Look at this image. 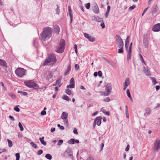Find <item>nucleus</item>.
I'll use <instances>...</instances> for the list:
<instances>
[{
  "instance_id": "nucleus-1",
  "label": "nucleus",
  "mask_w": 160,
  "mask_h": 160,
  "mask_svg": "<svg viewBox=\"0 0 160 160\" xmlns=\"http://www.w3.org/2000/svg\"><path fill=\"white\" fill-rule=\"evenodd\" d=\"M52 29L51 27H48L44 28L40 33L41 40L45 41L46 40L49 39L52 36Z\"/></svg>"
},
{
  "instance_id": "nucleus-2",
  "label": "nucleus",
  "mask_w": 160,
  "mask_h": 160,
  "mask_svg": "<svg viewBox=\"0 0 160 160\" xmlns=\"http://www.w3.org/2000/svg\"><path fill=\"white\" fill-rule=\"evenodd\" d=\"M57 62L56 57L53 53L48 54V57L46 58L43 63V66H45L48 65L49 62H52L53 63H55Z\"/></svg>"
},
{
  "instance_id": "nucleus-3",
  "label": "nucleus",
  "mask_w": 160,
  "mask_h": 160,
  "mask_svg": "<svg viewBox=\"0 0 160 160\" xmlns=\"http://www.w3.org/2000/svg\"><path fill=\"white\" fill-rule=\"evenodd\" d=\"M65 41L64 39H61L58 45L56 46V50L55 51L58 53H62L65 49Z\"/></svg>"
},
{
  "instance_id": "nucleus-4",
  "label": "nucleus",
  "mask_w": 160,
  "mask_h": 160,
  "mask_svg": "<svg viewBox=\"0 0 160 160\" xmlns=\"http://www.w3.org/2000/svg\"><path fill=\"white\" fill-rule=\"evenodd\" d=\"M25 85L29 88H33L36 90H38L39 89V86L38 84L29 80L24 82Z\"/></svg>"
},
{
  "instance_id": "nucleus-5",
  "label": "nucleus",
  "mask_w": 160,
  "mask_h": 160,
  "mask_svg": "<svg viewBox=\"0 0 160 160\" xmlns=\"http://www.w3.org/2000/svg\"><path fill=\"white\" fill-rule=\"evenodd\" d=\"M15 72L18 77L22 78L26 75L27 70L23 68H18L15 70Z\"/></svg>"
},
{
  "instance_id": "nucleus-6",
  "label": "nucleus",
  "mask_w": 160,
  "mask_h": 160,
  "mask_svg": "<svg viewBox=\"0 0 160 160\" xmlns=\"http://www.w3.org/2000/svg\"><path fill=\"white\" fill-rule=\"evenodd\" d=\"M153 150L158 152L160 149V139H157L154 142Z\"/></svg>"
},
{
  "instance_id": "nucleus-7",
  "label": "nucleus",
  "mask_w": 160,
  "mask_h": 160,
  "mask_svg": "<svg viewBox=\"0 0 160 160\" xmlns=\"http://www.w3.org/2000/svg\"><path fill=\"white\" fill-rule=\"evenodd\" d=\"M148 38L147 35H144L143 40V46L146 48L148 47L149 43L148 42Z\"/></svg>"
},
{
  "instance_id": "nucleus-8",
  "label": "nucleus",
  "mask_w": 160,
  "mask_h": 160,
  "mask_svg": "<svg viewBox=\"0 0 160 160\" xmlns=\"http://www.w3.org/2000/svg\"><path fill=\"white\" fill-rule=\"evenodd\" d=\"M44 76L46 79L49 80L52 77V73L50 71H46L44 74Z\"/></svg>"
},
{
  "instance_id": "nucleus-9",
  "label": "nucleus",
  "mask_w": 160,
  "mask_h": 160,
  "mask_svg": "<svg viewBox=\"0 0 160 160\" xmlns=\"http://www.w3.org/2000/svg\"><path fill=\"white\" fill-rule=\"evenodd\" d=\"M112 88V85L110 83H108L106 86L105 89L107 91L106 96L110 94L111 92V90Z\"/></svg>"
},
{
  "instance_id": "nucleus-10",
  "label": "nucleus",
  "mask_w": 160,
  "mask_h": 160,
  "mask_svg": "<svg viewBox=\"0 0 160 160\" xmlns=\"http://www.w3.org/2000/svg\"><path fill=\"white\" fill-rule=\"evenodd\" d=\"M70 84L68 85L66 87L68 88H72L75 87V82L73 78H72L70 81Z\"/></svg>"
},
{
  "instance_id": "nucleus-11",
  "label": "nucleus",
  "mask_w": 160,
  "mask_h": 160,
  "mask_svg": "<svg viewBox=\"0 0 160 160\" xmlns=\"http://www.w3.org/2000/svg\"><path fill=\"white\" fill-rule=\"evenodd\" d=\"M152 30L154 32H158L160 31V23L154 25L152 27Z\"/></svg>"
},
{
  "instance_id": "nucleus-12",
  "label": "nucleus",
  "mask_w": 160,
  "mask_h": 160,
  "mask_svg": "<svg viewBox=\"0 0 160 160\" xmlns=\"http://www.w3.org/2000/svg\"><path fill=\"white\" fill-rule=\"evenodd\" d=\"M102 118L101 116L97 117L94 119V122L98 126H100L101 123V120Z\"/></svg>"
},
{
  "instance_id": "nucleus-13",
  "label": "nucleus",
  "mask_w": 160,
  "mask_h": 160,
  "mask_svg": "<svg viewBox=\"0 0 160 160\" xmlns=\"http://www.w3.org/2000/svg\"><path fill=\"white\" fill-rule=\"evenodd\" d=\"M92 9L94 12L96 14H98L99 12L98 7L96 3L94 4V6L92 8Z\"/></svg>"
},
{
  "instance_id": "nucleus-14",
  "label": "nucleus",
  "mask_w": 160,
  "mask_h": 160,
  "mask_svg": "<svg viewBox=\"0 0 160 160\" xmlns=\"http://www.w3.org/2000/svg\"><path fill=\"white\" fill-rule=\"evenodd\" d=\"M68 13L69 15L70 18V22L71 23L72 22V18L73 17V14L72 12V10H71V6H69L68 7Z\"/></svg>"
},
{
  "instance_id": "nucleus-15",
  "label": "nucleus",
  "mask_w": 160,
  "mask_h": 160,
  "mask_svg": "<svg viewBox=\"0 0 160 160\" xmlns=\"http://www.w3.org/2000/svg\"><path fill=\"white\" fill-rule=\"evenodd\" d=\"M130 37L129 36H128L126 38V41L125 42V47L127 51H128V48L129 45V39Z\"/></svg>"
},
{
  "instance_id": "nucleus-16",
  "label": "nucleus",
  "mask_w": 160,
  "mask_h": 160,
  "mask_svg": "<svg viewBox=\"0 0 160 160\" xmlns=\"http://www.w3.org/2000/svg\"><path fill=\"white\" fill-rule=\"evenodd\" d=\"M53 29L54 32L56 34H59L60 32V28L58 25L56 24L53 26Z\"/></svg>"
},
{
  "instance_id": "nucleus-17",
  "label": "nucleus",
  "mask_w": 160,
  "mask_h": 160,
  "mask_svg": "<svg viewBox=\"0 0 160 160\" xmlns=\"http://www.w3.org/2000/svg\"><path fill=\"white\" fill-rule=\"evenodd\" d=\"M65 152L67 153V154L69 155L71 158H72V149L70 148H68L65 151Z\"/></svg>"
},
{
  "instance_id": "nucleus-18",
  "label": "nucleus",
  "mask_w": 160,
  "mask_h": 160,
  "mask_svg": "<svg viewBox=\"0 0 160 160\" xmlns=\"http://www.w3.org/2000/svg\"><path fill=\"white\" fill-rule=\"evenodd\" d=\"M71 70V64H69L67 67L65 72L64 75L65 76H67L69 74L70 71Z\"/></svg>"
},
{
  "instance_id": "nucleus-19",
  "label": "nucleus",
  "mask_w": 160,
  "mask_h": 160,
  "mask_svg": "<svg viewBox=\"0 0 160 160\" xmlns=\"http://www.w3.org/2000/svg\"><path fill=\"white\" fill-rule=\"evenodd\" d=\"M0 65L2 66H3L5 68L8 67L6 61L1 59H0Z\"/></svg>"
},
{
  "instance_id": "nucleus-20",
  "label": "nucleus",
  "mask_w": 160,
  "mask_h": 160,
  "mask_svg": "<svg viewBox=\"0 0 160 160\" xmlns=\"http://www.w3.org/2000/svg\"><path fill=\"white\" fill-rule=\"evenodd\" d=\"M143 72L145 73V74L147 76H150L151 73L150 72L147 68H146L145 67H143Z\"/></svg>"
},
{
  "instance_id": "nucleus-21",
  "label": "nucleus",
  "mask_w": 160,
  "mask_h": 160,
  "mask_svg": "<svg viewBox=\"0 0 160 160\" xmlns=\"http://www.w3.org/2000/svg\"><path fill=\"white\" fill-rule=\"evenodd\" d=\"M68 113L65 112H63L61 115V118L63 120H66L68 118Z\"/></svg>"
},
{
  "instance_id": "nucleus-22",
  "label": "nucleus",
  "mask_w": 160,
  "mask_h": 160,
  "mask_svg": "<svg viewBox=\"0 0 160 160\" xmlns=\"http://www.w3.org/2000/svg\"><path fill=\"white\" fill-rule=\"evenodd\" d=\"M115 38L116 39V41L117 42V43L118 42H120L122 41V39L119 35H116L115 36Z\"/></svg>"
},
{
  "instance_id": "nucleus-23",
  "label": "nucleus",
  "mask_w": 160,
  "mask_h": 160,
  "mask_svg": "<svg viewBox=\"0 0 160 160\" xmlns=\"http://www.w3.org/2000/svg\"><path fill=\"white\" fill-rule=\"evenodd\" d=\"M44 137L40 138L39 140L42 144L44 146H46L47 144V143L44 140Z\"/></svg>"
},
{
  "instance_id": "nucleus-24",
  "label": "nucleus",
  "mask_w": 160,
  "mask_h": 160,
  "mask_svg": "<svg viewBox=\"0 0 160 160\" xmlns=\"http://www.w3.org/2000/svg\"><path fill=\"white\" fill-rule=\"evenodd\" d=\"M157 6H155L154 7H153L152 11V14H154L156 13L157 12Z\"/></svg>"
},
{
  "instance_id": "nucleus-25",
  "label": "nucleus",
  "mask_w": 160,
  "mask_h": 160,
  "mask_svg": "<svg viewBox=\"0 0 160 160\" xmlns=\"http://www.w3.org/2000/svg\"><path fill=\"white\" fill-rule=\"evenodd\" d=\"M151 111L149 108H147L145 110V112L148 115H149L151 112Z\"/></svg>"
},
{
  "instance_id": "nucleus-26",
  "label": "nucleus",
  "mask_w": 160,
  "mask_h": 160,
  "mask_svg": "<svg viewBox=\"0 0 160 160\" xmlns=\"http://www.w3.org/2000/svg\"><path fill=\"white\" fill-rule=\"evenodd\" d=\"M132 50H128L127 54V60L128 61L131 58Z\"/></svg>"
},
{
  "instance_id": "nucleus-27",
  "label": "nucleus",
  "mask_w": 160,
  "mask_h": 160,
  "mask_svg": "<svg viewBox=\"0 0 160 160\" xmlns=\"http://www.w3.org/2000/svg\"><path fill=\"white\" fill-rule=\"evenodd\" d=\"M130 84L129 79L128 78H127L125 81L124 85L128 86Z\"/></svg>"
},
{
  "instance_id": "nucleus-28",
  "label": "nucleus",
  "mask_w": 160,
  "mask_h": 160,
  "mask_svg": "<svg viewBox=\"0 0 160 160\" xmlns=\"http://www.w3.org/2000/svg\"><path fill=\"white\" fill-rule=\"evenodd\" d=\"M75 139L73 138H71L69 140L68 142L69 144H73L75 143Z\"/></svg>"
},
{
  "instance_id": "nucleus-29",
  "label": "nucleus",
  "mask_w": 160,
  "mask_h": 160,
  "mask_svg": "<svg viewBox=\"0 0 160 160\" xmlns=\"http://www.w3.org/2000/svg\"><path fill=\"white\" fill-rule=\"evenodd\" d=\"M18 92L24 96H26L28 95V93L27 92H22V91H18Z\"/></svg>"
},
{
  "instance_id": "nucleus-30",
  "label": "nucleus",
  "mask_w": 160,
  "mask_h": 160,
  "mask_svg": "<svg viewBox=\"0 0 160 160\" xmlns=\"http://www.w3.org/2000/svg\"><path fill=\"white\" fill-rule=\"evenodd\" d=\"M61 79H60L59 78L58 79H57L56 82V83L57 85H58V86L60 87L62 85V84L60 83L61 81Z\"/></svg>"
},
{
  "instance_id": "nucleus-31",
  "label": "nucleus",
  "mask_w": 160,
  "mask_h": 160,
  "mask_svg": "<svg viewBox=\"0 0 160 160\" xmlns=\"http://www.w3.org/2000/svg\"><path fill=\"white\" fill-rule=\"evenodd\" d=\"M62 99L67 101H71V99H70L66 95H64L62 97Z\"/></svg>"
},
{
  "instance_id": "nucleus-32",
  "label": "nucleus",
  "mask_w": 160,
  "mask_h": 160,
  "mask_svg": "<svg viewBox=\"0 0 160 160\" xmlns=\"http://www.w3.org/2000/svg\"><path fill=\"white\" fill-rule=\"evenodd\" d=\"M117 43L118 44V47H123L124 44L122 41Z\"/></svg>"
},
{
  "instance_id": "nucleus-33",
  "label": "nucleus",
  "mask_w": 160,
  "mask_h": 160,
  "mask_svg": "<svg viewBox=\"0 0 160 160\" xmlns=\"http://www.w3.org/2000/svg\"><path fill=\"white\" fill-rule=\"evenodd\" d=\"M65 92L67 94L69 95H70L71 94H72V91L71 90L68 89H66L65 90Z\"/></svg>"
},
{
  "instance_id": "nucleus-34",
  "label": "nucleus",
  "mask_w": 160,
  "mask_h": 160,
  "mask_svg": "<svg viewBox=\"0 0 160 160\" xmlns=\"http://www.w3.org/2000/svg\"><path fill=\"white\" fill-rule=\"evenodd\" d=\"M45 158L47 159L50 160L52 159V156L49 154H47L45 155Z\"/></svg>"
},
{
  "instance_id": "nucleus-35",
  "label": "nucleus",
  "mask_w": 160,
  "mask_h": 160,
  "mask_svg": "<svg viewBox=\"0 0 160 160\" xmlns=\"http://www.w3.org/2000/svg\"><path fill=\"white\" fill-rule=\"evenodd\" d=\"M57 8L56 10V14H57L58 15H59V14L60 13L59 7L58 5H57Z\"/></svg>"
},
{
  "instance_id": "nucleus-36",
  "label": "nucleus",
  "mask_w": 160,
  "mask_h": 160,
  "mask_svg": "<svg viewBox=\"0 0 160 160\" xmlns=\"http://www.w3.org/2000/svg\"><path fill=\"white\" fill-rule=\"evenodd\" d=\"M84 35L86 38H87L89 41H90V36L88 34L86 33H84Z\"/></svg>"
},
{
  "instance_id": "nucleus-37",
  "label": "nucleus",
  "mask_w": 160,
  "mask_h": 160,
  "mask_svg": "<svg viewBox=\"0 0 160 160\" xmlns=\"http://www.w3.org/2000/svg\"><path fill=\"white\" fill-rule=\"evenodd\" d=\"M8 146L10 148L12 147V141L9 139H8Z\"/></svg>"
},
{
  "instance_id": "nucleus-38",
  "label": "nucleus",
  "mask_w": 160,
  "mask_h": 160,
  "mask_svg": "<svg viewBox=\"0 0 160 160\" xmlns=\"http://www.w3.org/2000/svg\"><path fill=\"white\" fill-rule=\"evenodd\" d=\"M120 48L118 49V52L119 53H122L123 52V47H118Z\"/></svg>"
},
{
  "instance_id": "nucleus-39",
  "label": "nucleus",
  "mask_w": 160,
  "mask_h": 160,
  "mask_svg": "<svg viewBox=\"0 0 160 160\" xmlns=\"http://www.w3.org/2000/svg\"><path fill=\"white\" fill-rule=\"evenodd\" d=\"M18 126L20 128V129L21 131H22L23 130V127L20 122H19L18 123Z\"/></svg>"
},
{
  "instance_id": "nucleus-40",
  "label": "nucleus",
  "mask_w": 160,
  "mask_h": 160,
  "mask_svg": "<svg viewBox=\"0 0 160 160\" xmlns=\"http://www.w3.org/2000/svg\"><path fill=\"white\" fill-rule=\"evenodd\" d=\"M139 56H140V59L141 60V61L142 62H143L144 64L146 65V64L141 54H139Z\"/></svg>"
},
{
  "instance_id": "nucleus-41",
  "label": "nucleus",
  "mask_w": 160,
  "mask_h": 160,
  "mask_svg": "<svg viewBox=\"0 0 160 160\" xmlns=\"http://www.w3.org/2000/svg\"><path fill=\"white\" fill-rule=\"evenodd\" d=\"M30 144L32 145V146L34 148H37V145L35 144L34 142H31L30 143Z\"/></svg>"
},
{
  "instance_id": "nucleus-42",
  "label": "nucleus",
  "mask_w": 160,
  "mask_h": 160,
  "mask_svg": "<svg viewBox=\"0 0 160 160\" xmlns=\"http://www.w3.org/2000/svg\"><path fill=\"white\" fill-rule=\"evenodd\" d=\"M152 80V82L153 83V84L154 85H155L157 83V82L155 78H151Z\"/></svg>"
},
{
  "instance_id": "nucleus-43",
  "label": "nucleus",
  "mask_w": 160,
  "mask_h": 160,
  "mask_svg": "<svg viewBox=\"0 0 160 160\" xmlns=\"http://www.w3.org/2000/svg\"><path fill=\"white\" fill-rule=\"evenodd\" d=\"M15 156L16 157V160H19L20 157L19 153H16L15 154Z\"/></svg>"
},
{
  "instance_id": "nucleus-44",
  "label": "nucleus",
  "mask_w": 160,
  "mask_h": 160,
  "mask_svg": "<svg viewBox=\"0 0 160 160\" xmlns=\"http://www.w3.org/2000/svg\"><path fill=\"white\" fill-rule=\"evenodd\" d=\"M136 7V6L135 5H133L132 6H130L129 8V11H132V10H133Z\"/></svg>"
},
{
  "instance_id": "nucleus-45",
  "label": "nucleus",
  "mask_w": 160,
  "mask_h": 160,
  "mask_svg": "<svg viewBox=\"0 0 160 160\" xmlns=\"http://www.w3.org/2000/svg\"><path fill=\"white\" fill-rule=\"evenodd\" d=\"M63 142V141L62 139L59 140L58 142L57 145L58 146H60L61 145Z\"/></svg>"
},
{
  "instance_id": "nucleus-46",
  "label": "nucleus",
  "mask_w": 160,
  "mask_h": 160,
  "mask_svg": "<svg viewBox=\"0 0 160 160\" xmlns=\"http://www.w3.org/2000/svg\"><path fill=\"white\" fill-rule=\"evenodd\" d=\"M18 106H16L14 108V110L17 112H19L20 111V109L18 108Z\"/></svg>"
},
{
  "instance_id": "nucleus-47",
  "label": "nucleus",
  "mask_w": 160,
  "mask_h": 160,
  "mask_svg": "<svg viewBox=\"0 0 160 160\" xmlns=\"http://www.w3.org/2000/svg\"><path fill=\"white\" fill-rule=\"evenodd\" d=\"M91 18H92V20L97 22V21H98L97 17H96L94 16H92L91 17Z\"/></svg>"
},
{
  "instance_id": "nucleus-48",
  "label": "nucleus",
  "mask_w": 160,
  "mask_h": 160,
  "mask_svg": "<svg viewBox=\"0 0 160 160\" xmlns=\"http://www.w3.org/2000/svg\"><path fill=\"white\" fill-rule=\"evenodd\" d=\"M102 112L107 115L109 116L110 115L109 112V111L107 112L105 109L102 110Z\"/></svg>"
},
{
  "instance_id": "nucleus-49",
  "label": "nucleus",
  "mask_w": 160,
  "mask_h": 160,
  "mask_svg": "<svg viewBox=\"0 0 160 160\" xmlns=\"http://www.w3.org/2000/svg\"><path fill=\"white\" fill-rule=\"evenodd\" d=\"M9 95L11 97H12L13 99H15L16 98L15 95L12 93H9Z\"/></svg>"
},
{
  "instance_id": "nucleus-50",
  "label": "nucleus",
  "mask_w": 160,
  "mask_h": 160,
  "mask_svg": "<svg viewBox=\"0 0 160 160\" xmlns=\"http://www.w3.org/2000/svg\"><path fill=\"white\" fill-rule=\"evenodd\" d=\"M85 7L86 9H88L90 8V3L88 2L85 5Z\"/></svg>"
},
{
  "instance_id": "nucleus-51",
  "label": "nucleus",
  "mask_w": 160,
  "mask_h": 160,
  "mask_svg": "<svg viewBox=\"0 0 160 160\" xmlns=\"http://www.w3.org/2000/svg\"><path fill=\"white\" fill-rule=\"evenodd\" d=\"M79 68V66L78 64H76L75 65V69L77 71Z\"/></svg>"
},
{
  "instance_id": "nucleus-52",
  "label": "nucleus",
  "mask_w": 160,
  "mask_h": 160,
  "mask_svg": "<svg viewBox=\"0 0 160 160\" xmlns=\"http://www.w3.org/2000/svg\"><path fill=\"white\" fill-rule=\"evenodd\" d=\"M103 101L105 102H108L110 101V99L109 97H107L104 99Z\"/></svg>"
},
{
  "instance_id": "nucleus-53",
  "label": "nucleus",
  "mask_w": 160,
  "mask_h": 160,
  "mask_svg": "<svg viewBox=\"0 0 160 160\" xmlns=\"http://www.w3.org/2000/svg\"><path fill=\"white\" fill-rule=\"evenodd\" d=\"M78 46L76 44H75L74 45V48L75 49V52L77 54L78 53Z\"/></svg>"
},
{
  "instance_id": "nucleus-54",
  "label": "nucleus",
  "mask_w": 160,
  "mask_h": 160,
  "mask_svg": "<svg viewBox=\"0 0 160 160\" xmlns=\"http://www.w3.org/2000/svg\"><path fill=\"white\" fill-rule=\"evenodd\" d=\"M43 151L42 150H40L38 151L37 152V154L38 155H40L42 154L43 153Z\"/></svg>"
},
{
  "instance_id": "nucleus-55",
  "label": "nucleus",
  "mask_w": 160,
  "mask_h": 160,
  "mask_svg": "<svg viewBox=\"0 0 160 160\" xmlns=\"http://www.w3.org/2000/svg\"><path fill=\"white\" fill-rule=\"evenodd\" d=\"M100 26L102 27V28H105V23L103 21L100 24Z\"/></svg>"
},
{
  "instance_id": "nucleus-56",
  "label": "nucleus",
  "mask_w": 160,
  "mask_h": 160,
  "mask_svg": "<svg viewBox=\"0 0 160 160\" xmlns=\"http://www.w3.org/2000/svg\"><path fill=\"white\" fill-rule=\"evenodd\" d=\"M127 94L128 97L131 96L129 90L128 89L127 90Z\"/></svg>"
},
{
  "instance_id": "nucleus-57",
  "label": "nucleus",
  "mask_w": 160,
  "mask_h": 160,
  "mask_svg": "<svg viewBox=\"0 0 160 160\" xmlns=\"http://www.w3.org/2000/svg\"><path fill=\"white\" fill-rule=\"evenodd\" d=\"M98 18V21L97 22H102L103 21L102 18H100L99 17L97 16Z\"/></svg>"
},
{
  "instance_id": "nucleus-58",
  "label": "nucleus",
  "mask_w": 160,
  "mask_h": 160,
  "mask_svg": "<svg viewBox=\"0 0 160 160\" xmlns=\"http://www.w3.org/2000/svg\"><path fill=\"white\" fill-rule=\"evenodd\" d=\"M98 76L101 77L102 76V73L101 71H99L98 72Z\"/></svg>"
},
{
  "instance_id": "nucleus-59",
  "label": "nucleus",
  "mask_w": 160,
  "mask_h": 160,
  "mask_svg": "<svg viewBox=\"0 0 160 160\" xmlns=\"http://www.w3.org/2000/svg\"><path fill=\"white\" fill-rule=\"evenodd\" d=\"M149 8V7H148L147 8H146L144 10V11H143L142 13V16H143L145 14V13L146 12H147V10Z\"/></svg>"
},
{
  "instance_id": "nucleus-60",
  "label": "nucleus",
  "mask_w": 160,
  "mask_h": 160,
  "mask_svg": "<svg viewBox=\"0 0 160 160\" xmlns=\"http://www.w3.org/2000/svg\"><path fill=\"white\" fill-rule=\"evenodd\" d=\"M46 114V112L45 111H42L41 113V114L42 116H44Z\"/></svg>"
},
{
  "instance_id": "nucleus-61",
  "label": "nucleus",
  "mask_w": 160,
  "mask_h": 160,
  "mask_svg": "<svg viewBox=\"0 0 160 160\" xmlns=\"http://www.w3.org/2000/svg\"><path fill=\"white\" fill-rule=\"evenodd\" d=\"M73 133L76 134H78V132L77 131V130L76 128H74V129L73 131Z\"/></svg>"
},
{
  "instance_id": "nucleus-62",
  "label": "nucleus",
  "mask_w": 160,
  "mask_h": 160,
  "mask_svg": "<svg viewBox=\"0 0 160 160\" xmlns=\"http://www.w3.org/2000/svg\"><path fill=\"white\" fill-rule=\"evenodd\" d=\"M125 113H126V118H128L129 116V113H128V111L126 110V111H125Z\"/></svg>"
},
{
  "instance_id": "nucleus-63",
  "label": "nucleus",
  "mask_w": 160,
  "mask_h": 160,
  "mask_svg": "<svg viewBox=\"0 0 160 160\" xmlns=\"http://www.w3.org/2000/svg\"><path fill=\"white\" fill-rule=\"evenodd\" d=\"M9 117V118L12 121H14L15 120L14 118L11 115H10Z\"/></svg>"
},
{
  "instance_id": "nucleus-64",
  "label": "nucleus",
  "mask_w": 160,
  "mask_h": 160,
  "mask_svg": "<svg viewBox=\"0 0 160 160\" xmlns=\"http://www.w3.org/2000/svg\"><path fill=\"white\" fill-rule=\"evenodd\" d=\"M109 12H108V11H107L106 12L105 14V17L106 18H107L108 17Z\"/></svg>"
}]
</instances>
